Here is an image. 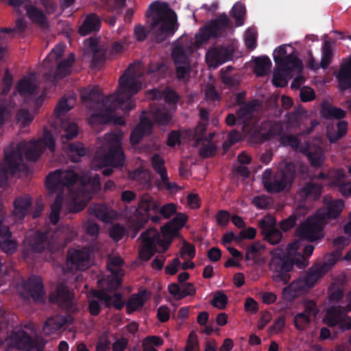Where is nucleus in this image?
I'll return each mask as SVG.
<instances>
[{
  "label": "nucleus",
  "mask_w": 351,
  "mask_h": 351,
  "mask_svg": "<svg viewBox=\"0 0 351 351\" xmlns=\"http://www.w3.org/2000/svg\"><path fill=\"white\" fill-rule=\"evenodd\" d=\"M141 88V84L134 75L125 71L119 80L117 92L108 97H104L97 86L84 87L80 90V97L83 102L89 104H101L110 112L121 109L125 112H130L134 104L132 97Z\"/></svg>",
  "instance_id": "1"
},
{
  "label": "nucleus",
  "mask_w": 351,
  "mask_h": 351,
  "mask_svg": "<svg viewBox=\"0 0 351 351\" xmlns=\"http://www.w3.org/2000/svg\"><path fill=\"white\" fill-rule=\"evenodd\" d=\"M76 237V232L71 230L69 226L58 227L53 232L51 228L38 230L25 238L23 257L27 261L34 254L41 253L45 250L51 253L58 252Z\"/></svg>",
  "instance_id": "2"
},
{
  "label": "nucleus",
  "mask_w": 351,
  "mask_h": 351,
  "mask_svg": "<svg viewBox=\"0 0 351 351\" xmlns=\"http://www.w3.org/2000/svg\"><path fill=\"white\" fill-rule=\"evenodd\" d=\"M148 29L158 43H161L172 36L178 29L176 12L169 8L167 3L154 1L146 12Z\"/></svg>",
  "instance_id": "3"
},
{
  "label": "nucleus",
  "mask_w": 351,
  "mask_h": 351,
  "mask_svg": "<svg viewBox=\"0 0 351 351\" xmlns=\"http://www.w3.org/2000/svg\"><path fill=\"white\" fill-rule=\"evenodd\" d=\"M308 177L311 181L306 182L298 193L297 195L300 201L299 206L291 215L280 221L278 224L279 228L284 232H287L293 228L298 222L301 221L302 219L307 214L308 206L305 205L306 202H313L319 197L322 186L318 183L313 182V180H324L327 176L322 171H319L317 173H309Z\"/></svg>",
  "instance_id": "4"
},
{
  "label": "nucleus",
  "mask_w": 351,
  "mask_h": 351,
  "mask_svg": "<svg viewBox=\"0 0 351 351\" xmlns=\"http://www.w3.org/2000/svg\"><path fill=\"white\" fill-rule=\"evenodd\" d=\"M303 167L289 162H286L279 170L274 172L271 169H267L262 174V182L267 193L276 194L289 190L296 176V171Z\"/></svg>",
  "instance_id": "5"
},
{
  "label": "nucleus",
  "mask_w": 351,
  "mask_h": 351,
  "mask_svg": "<svg viewBox=\"0 0 351 351\" xmlns=\"http://www.w3.org/2000/svg\"><path fill=\"white\" fill-rule=\"evenodd\" d=\"M64 46L56 45L44 60L43 64L47 72L44 73L47 80L53 82L56 79H62L71 73V66L75 62L73 53H70L67 58L63 59L57 64V61L64 53Z\"/></svg>",
  "instance_id": "6"
},
{
  "label": "nucleus",
  "mask_w": 351,
  "mask_h": 351,
  "mask_svg": "<svg viewBox=\"0 0 351 351\" xmlns=\"http://www.w3.org/2000/svg\"><path fill=\"white\" fill-rule=\"evenodd\" d=\"M272 258L269 262V269L273 271L272 278L276 282L287 284L291 279L290 272L292 271L294 265L300 269L306 267L308 265L307 261L302 257V260L291 259L288 255L279 249H276L272 253Z\"/></svg>",
  "instance_id": "7"
},
{
  "label": "nucleus",
  "mask_w": 351,
  "mask_h": 351,
  "mask_svg": "<svg viewBox=\"0 0 351 351\" xmlns=\"http://www.w3.org/2000/svg\"><path fill=\"white\" fill-rule=\"evenodd\" d=\"M55 147L56 143L52 134L48 130H45L42 138L38 141L19 143L16 147L8 153H13L16 151L20 152L22 157L21 169L24 171L26 167L23 163V154H25V158L27 160L35 162L46 148L53 153L55 151Z\"/></svg>",
  "instance_id": "8"
},
{
  "label": "nucleus",
  "mask_w": 351,
  "mask_h": 351,
  "mask_svg": "<svg viewBox=\"0 0 351 351\" xmlns=\"http://www.w3.org/2000/svg\"><path fill=\"white\" fill-rule=\"evenodd\" d=\"M159 205L148 194L143 195L136 209V220L134 223L132 238L136 237L139 231L151 219L154 223H159L161 216L159 213Z\"/></svg>",
  "instance_id": "9"
},
{
  "label": "nucleus",
  "mask_w": 351,
  "mask_h": 351,
  "mask_svg": "<svg viewBox=\"0 0 351 351\" xmlns=\"http://www.w3.org/2000/svg\"><path fill=\"white\" fill-rule=\"evenodd\" d=\"M60 127L62 130L61 141L63 149L73 162H78L80 158L84 156L86 151L82 143L76 142L69 143L68 141L75 138L79 132V128L76 123L70 122L68 120L61 119Z\"/></svg>",
  "instance_id": "10"
},
{
  "label": "nucleus",
  "mask_w": 351,
  "mask_h": 351,
  "mask_svg": "<svg viewBox=\"0 0 351 351\" xmlns=\"http://www.w3.org/2000/svg\"><path fill=\"white\" fill-rule=\"evenodd\" d=\"M140 239H142L143 246L139 252V256L145 261H149L155 254L157 246L161 247L165 251L171 243V240H164L154 228H150L142 232Z\"/></svg>",
  "instance_id": "11"
},
{
  "label": "nucleus",
  "mask_w": 351,
  "mask_h": 351,
  "mask_svg": "<svg viewBox=\"0 0 351 351\" xmlns=\"http://www.w3.org/2000/svg\"><path fill=\"white\" fill-rule=\"evenodd\" d=\"M231 26L230 21L226 14H220L217 19L210 20L195 34L197 45H202L210 38L221 37Z\"/></svg>",
  "instance_id": "12"
},
{
  "label": "nucleus",
  "mask_w": 351,
  "mask_h": 351,
  "mask_svg": "<svg viewBox=\"0 0 351 351\" xmlns=\"http://www.w3.org/2000/svg\"><path fill=\"white\" fill-rule=\"evenodd\" d=\"M125 156L120 142L114 139L109 143L107 152L101 154L97 152L94 157V162L101 167H113L119 168L124 165Z\"/></svg>",
  "instance_id": "13"
},
{
  "label": "nucleus",
  "mask_w": 351,
  "mask_h": 351,
  "mask_svg": "<svg viewBox=\"0 0 351 351\" xmlns=\"http://www.w3.org/2000/svg\"><path fill=\"white\" fill-rule=\"evenodd\" d=\"M326 224L315 214L309 216L300 223L295 229V236L302 241L313 242L324 237V229Z\"/></svg>",
  "instance_id": "14"
},
{
  "label": "nucleus",
  "mask_w": 351,
  "mask_h": 351,
  "mask_svg": "<svg viewBox=\"0 0 351 351\" xmlns=\"http://www.w3.org/2000/svg\"><path fill=\"white\" fill-rule=\"evenodd\" d=\"M78 180L80 176L73 170L56 169L47 176L45 186L51 192H56L62 191L65 186L69 188Z\"/></svg>",
  "instance_id": "15"
},
{
  "label": "nucleus",
  "mask_w": 351,
  "mask_h": 351,
  "mask_svg": "<svg viewBox=\"0 0 351 351\" xmlns=\"http://www.w3.org/2000/svg\"><path fill=\"white\" fill-rule=\"evenodd\" d=\"M346 308L341 306H333L328 308L325 317V323L331 328L338 327V332L351 329V316L347 315ZM337 332H334L336 336Z\"/></svg>",
  "instance_id": "16"
},
{
  "label": "nucleus",
  "mask_w": 351,
  "mask_h": 351,
  "mask_svg": "<svg viewBox=\"0 0 351 351\" xmlns=\"http://www.w3.org/2000/svg\"><path fill=\"white\" fill-rule=\"evenodd\" d=\"M21 163L22 157L19 151L8 153V150H4L3 162L0 168V187L7 184L8 174L14 176L18 171H23Z\"/></svg>",
  "instance_id": "17"
},
{
  "label": "nucleus",
  "mask_w": 351,
  "mask_h": 351,
  "mask_svg": "<svg viewBox=\"0 0 351 351\" xmlns=\"http://www.w3.org/2000/svg\"><path fill=\"white\" fill-rule=\"evenodd\" d=\"M323 204V207L318 209L315 214L325 224L330 219L338 218L345 206L342 199H333L331 197H324Z\"/></svg>",
  "instance_id": "18"
},
{
  "label": "nucleus",
  "mask_w": 351,
  "mask_h": 351,
  "mask_svg": "<svg viewBox=\"0 0 351 351\" xmlns=\"http://www.w3.org/2000/svg\"><path fill=\"white\" fill-rule=\"evenodd\" d=\"M91 265L90 252L86 248L69 249L66 254V267L70 271H84Z\"/></svg>",
  "instance_id": "19"
},
{
  "label": "nucleus",
  "mask_w": 351,
  "mask_h": 351,
  "mask_svg": "<svg viewBox=\"0 0 351 351\" xmlns=\"http://www.w3.org/2000/svg\"><path fill=\"white\" fill-rule=\"evenodd\" d=\"M151 165L154 171L160 176V179L156 180V185L160 189H165L169 191L177 190L178 186L169 180L165 161L158 154H155L151 158Z\"/></svg>",
  "instance_id": "20"
},
{
  "label": "nucleus",
  "mask_w": 351,
  "mask_h": 351,
  "mask_svg": "<svg viewBox=\"0 0 351 351\" xmlns=\"http://www.w3.org/2000/svg\"><path fill=\"white\" fill-rule=\"evenodd\" d=\"M23 295L25 299L32 298L36 302H43L45 298V292L41 278L32 275L23 282Z\"/></svg>",
  "instance_id": "21"
},
{
  "label": "nucleus",
  "mask_w": 351,
  "mask_h": 351,
  "mask_svg": "<svg viewBox=\"0 0 351 351\" xmlns=\"http://www.w3.org/2000/svg\"><path fill=\"white\" fill-rule=\"evenodd\" d=\"M258 226L264 239L271 245L279 243L282 239V230L276 228V219L271 215H267L258 221Z\"/></svg>",
  "instance_id": "22"
},
{
  "label": "nucleus",
  "mask_w": 351,
  "mask_h": 351,
  "mask_svg": "<svg viewBox=\"0 0 351 351\" xmlns=\"http://www.w3.org/2000/svg\"><path fill=\"white\" fill-rule=\"evenodd\" d=\"M10 344L12 347L21 351L34 350L37 346L32 337L23 330L13 331L10 337Z\"/></svg>",
  "instance_id": "23"
},
{
  "label": "nucleus",
  "mask_w": 351,
  "mask_h": 351,
  "mask_svg": "<svg viewBox=\"0 0 351 351\" xmlns=\"http://www.w3.org/2000/svg\"><path fill=\"white\" fill-rule=\"evenodd\" d=\"M73 293L69 291L67 287L61 284L50 294L49 301L61 308L69 311L73 308Z\"/></svg>",
  "instance_id": "24"
},
{
  "label": "nucleus",
  "mask_w": 351,
  "mask_h": 351,
  "mask_svg": "<svg viewBox=\"0 0 351 351\" xmlns=\"http://www.w3.org/2000/svg\"><path fill=\"white\" fill-rule=\"evenodd\" d=\"M232 51L228 47L218 46L209 49L206 54V60L209 66L217 67L230 60Z\"/></svg>",
  "instance_id": "25"
},
{
  "label": "nucleus",
  "mask_w": 351,
  "mask_h": 351,
  "mask_svg": "<svg viewBox=\"0 0 351 351\" xmlns=\"http://www.w3.org/2000/svg\"><path fill=\"white\" fill-rule=\"evenodd\" d=\"M4 213L0 208V249L7 254H12L16 250V243L11 239L8 227L3 224Z\"/></svg>",
  "instance_id": "26"
},
{
  "label": "nucleus",
  "mask_w": 351,
  "mask_h": 351,
  "mask_svg": "<svg viewBox=\"0 0 351 351\" xmlns=\"http://www.w3.org/2000/svg\"><path fill=\"white\" fill-rule=\"evenodd\" d=\"M196 49L193 44L183 45L180 43L176 44L173 48L171 56L174 64H189V58Z\"/></svg>",
  "instance_id": "27"
},
{
  "label": "nucleus",
  "mask_w": 351,
  "mask_h": 351,
  "mask_svg": "<svg viewBox=\"0 0 351 351\" xmlns=\"http://www.w3.org/2000/svg\"><path fill=\"white\" fill-rule=\"evenodd\" d=\"M93 295L99 301L104 302L106 308L113 306L115 309L120 311L125 305L126 306L120 293H114L111 295L104 291L95 290L93 291Z\"/></svg>",
  "instance_id": "28"
},
{
  "label": "nucleus",
  "mask_w": 351,
  "mask_h": 351,
  "mask_svg": "<svg viewBox=\"0 0 351 351\" xmlns=\"http://www.w3.org/2000/svg\"><path fill=\"white\" fill-rule=\"evenodd\" d=\"M153 128V123L146 117H141L138 124L132 131L130 141L132 145H135L140 143L144 136L149 134Z\"/></svg>",
  "instance_id": "29"
},
{
  "label": "nucleus",
  "mask_w": 351,
  "mask_h": 351,
  "mask_svg": "<svg viewBox=\"0 0 351 351\" xmlns=\"http://www.w3.org/2000/svg\"><path fill=\"white\" fill-rule=\"evenodd\" d=\"M274 62L287 73H300L303 69V64L300 59L293 54L287 55L284 58L275 57Z\"/></svg>",
  "instance_id": "30"
},
{
  "label": "nucleus",
  "mask_w": 351,
  "mask_h": 351,
  "mask_svg": "<svg viewBox=\"0 0 351 351\" xmlns=\"http://www.w3.org/2000/svg\"><path fill=\"white\" fill-rule=\"evenodd\" d=\"M12 215L16 219L21 221L27 215L32 205V198L29 195L16 197L13 203Z\"/></svg>",
  "instance_id": "31"
},
{
  "label": "nucleus",
  "mask_w": 351,
  "mask_h": 351,
  "mask_svg": "<svg viewBox=\"0 0 351 351\" xmlns=\"http://www.w3.org/2000/svg\"><path fill=\"white\" fill-rule=\"evenodd\" d=\"M101 19L95 13L86 16L83 23L79 27L78 32L81 36H86L99 30L101 27Z\"/></svg>",
  "instance_id": "32"
},
{
  "label": "nucleus",
  "mask_w": 351,
  "mask_h": 351,
  "mask_svg": "<svg viewBox=\"0 0 351 351\" xmlns=\"http://www.w3.org/2000/svg\"><path fill=\"white\" fill-rule=\"evenodd\" d=\"M150 115L154 121L159 125H167L172 119L171 112L165 106H151Z\"/></svg>",
  "instance_id": "33"
},
{
  "label": "nucleus",
  "mask_w": 351,
  "mask_h": 351,
  "mask_svg": "<svg viewBox=\"0 0 351 351\" xmlns=\"http://www.w3.org/2000/svg\"><path fill=\"white\" fill-rule=\"evenodd\" d=\"M337 79L341 90H345L351 87V55L341 64Z\"/></svg>",
  "instance_id": "34"
},
{
  "label": "nucleus",
  "mask_w": 351,
  "mask_h": 351,
  "mask_svg": "<svg viewBox=\"0 0 351 351\" xmlns=\"http://www.w3.org/2000/svg\"><path fill=\"white\" fill-rule=\"evenodd\" d=\"M188 219V217L184 213H178L176 217L169 222L167 223L161 228L163 235H172L177 230H179L184 226Z\"/></svg>",
  "instance_id": "35"
},
{
  "label": "nucleus",
  "mask_w": 351,
  "mask_h": 351,
  "mask_svg": "<svg viewBox=\"0 0 351 351\" xmlns=\"http://www.w3.org/2000/svg\"><path fill=\"white\" fill-rule=\"evenodd\" d=\"M326 274L317 264L313 265L302 276L304 283L307 285V288L313 287L315 283L321 279Z\"/></svg>",
  "instance_id": "36"
},
{
  "label": "nucleus",
  "mask_w": 351,
  "mask_h": 351,
  "mask_svg": "<svg viewBox=\"0 0 351 351\" xmlns=\"http://www.w3.org/2000/svg\"><path fill=\"white\" fill-rule=\"evenodd\" d=\"M25 10L27 17L41 27L47 26V19L43 12L32 5H25Z\"/></svg>",
  "instance_id": "37"
},
{
  "label": "nucleus",
  "mask_w": 351,
  "mask_h": 351,
  "mask_svg": "<svg viewBox=\"0 0 351 351\" xmlns=\"http://www.w3.org/2000/svg\"><path fill=\"white\" fill-rule=\"evenodd\" d=\"M254 62V71L258 77L267 75L272 65L271 60L266 56L255 58Z\"/></svg>",
  "instance_id": "38"
},
{
  "label": "nucleus",
  "mask_w": 351,
  "mask_h": 351,
  "mask_svg": "<svg viewBox=\"0 0 351 351\" xmlns=\"http://www.w3.org/2000/svg\"><path fill=\"white\" fill-rule=\"evenodd\" d=\"M348 122L346 121H338L336 125V130L330 126L327 127V136L331 143H335L343 137L348 131Z\"/></svg>",
  "instance_id": "39"
},
{
  "label": "nucleus",
  "mask_w": 351,
  "mask_h": 351,
  "mask_svg": "<svg viewBox=\"0 0 351 351\" xmlns=\"http://www.w3.org/2000/svg\"><path fill=\"white\" fill-rule=\"evenodd\" d=\"M146 291H143L141 293H134L130 295L126 302V313L130 315L137 311L139 308L143 307L145 304L143 295Z\"/></svg>",
  "instance_id": "40"
},
{
  "label": "nucleus",
  "mask_w": 351,
  "mask_h": 351,
  "mask_svg": "<svg viewBox=\"0 0 351 351\" xmlns=\"http://www.w3.org/2000/svg\"><path fill=\"white\" fill-rule=\"evenodd\" d=\"M91 213L101 221L108 223L112 219V210L104 204H94L90 207Z\"/></svg>",
  "instance_id": "41"
},
{
  "label": "nucleus",
  "mask_w": 351,
  "mask_h": 351,
  "mask_svg": "<svg viewBox=\"0 0 351 351\" xmlns=\"http://www.w3.org/2000/svg\"><path fill=\"white\" fill-rule=\"evenodd\" d=\"M256 104L253 102H249L239 108L237 111V116L239 121L246 124L252 119L255 111Z\"/></svg>",
  "instance_id": "42"
},
{
  "label": "nucleus",
  "mask_w": 351,
  "mask_h": 351,
  "mask_svg": "<svg viewBox=\"0 0 351 351\" xmlns=\"http://www.w3.org/2000/svg\"><path fill=\"white\" fill-rule=\"evenodd\" d=\"M322 113V116L327 119H341L345 118L346 116V112L344 110L330 105L323 106Z\"/></svg>",
  "instance_id": "43"
},
{
  "label": "nucleus",
  "mask_w": 351,
  "mask_h": 351,
  "mask_svg": "<svg viewBox=\"0 0 351 351\" xmlns=\"http://www.w3.org/2000/svg\"><path fill=\"white\" fill-rule=\"evenodd\" d=\"M308 159L310 162L311 167L315 169H319L323 165L325 156L320 147L317 148L314 151H309L307 154Z\"/></svg>",
  "instance_id": "44"
},
{
  "label": "nucleus",
  "mask_w": 351,
  "mask_h": 351,
  "mask_svg": "<svg viewBox=\"0 0 351 351\" xmlns=\"http://www.w3.org/2000/svg\"><path fill=\"white\" fill-rule=\"evenodd\" d=\"M62 197L60 195H57L54 202L51 205V213L49 219L52 226H56L60 219V214L62 208Z\"/></svg>",
  "instance_id": "45"
},
{
  "label": "nucleus",
  "mask_w": 351,
  "mask_h": 351,
  "mask_svg": "<svg viewBox=\"0 0 351 351\" xmlns=\"http://www.w3.org/2000/svg\"><path fill=\"white\" fill-rule=\"evenodd\" d=\"M333 51L330 41L326 40L322 47V56L320 62L321 68L326 69L332 62Z\"/></svg>",
  "instance_id": "46"
},
{
  "label": "nucleus",
  "mask_w": 351,
  "mask_h": 351,
  "mask_svg": "<svg viewBox=\"0 0 351 351\" xmlns=\"http://www.w3.org/2000/svg\"><path fill=\"white\" fill-rule=\"evenodd\" d=\"M16 89L21 96L33 95L36 92L37 86L30 80L22 79L18 82Z\"/></svg>",
  "instance_id": "47"
},
{
  "label": "nucleus",
  "mask_w": 351,
  "mask_h": 351,
  "mask_svg": "<svg viewBox=\"0 0 351 351\" xmlns=\"http://www.w3.org/2000/svg\"><path fill=\"white\" fill-rule=\"evenodd\" d=\"M168 72V66L163 62H150L147 69L148 74L155 73L159 78H165Z\"/></svg>",
  "instance_id": "48"
},
{
  "label": "nucleus",
  "mask_w": 351,
  "mask_h": 351,
  "mask_svg": "<svg viewBox=\"0 0 351 351\" xmlns=\"http://www.w3.org/2000/svg\"><path fill=\"white\" fill-rule=\"evenodd\" d=\"M123 264V260L120 256L110 257L107 264V268L115 276L123 275L121 266Z\"/></svg>",
  "instance_id": "49"
},
{
  "label": "nucleus",
  "mask_w": 351,
  "mask_h": 351,
  "mask_svg": "<svg viewBox=\"0 0 351 351\" xmlns=\"http://www.w3.org/2000/svg\"><path fill=\"white\" fill-rule=\"evenodd\" d=\"M82 184L90 189L91 192L97 193L101 189L100 176L97 173L93 176H88L81 180Z\"/></svg>",
  "instance_id": "50"
},
{
  "label": "nucleus",
  "mask_w": 351,
  "mask_h": 351,
  "mask_svg": "<svg viewBox=\"0 0 351 351\" xmlns=\"http://www.w3.org/2000/svg\"><path fill=\"white\" fill-rule=\"evenodd\" d=\"M245 14V6L243 3L237 2L234 5L231 10V14L236 20V25L237 27L243 25V16Z\"/></svg>",
  "instance_id": "51"
},
{
  "label": "nucleus",
  "mask_w": 351,
  "mask_h": 351,
  "mask_svg": "<svg viewBox=\"0 0 351 351\" xmlns=\"http://www.w3.org/2000/svg\"><path fill=\"white\" fill-rule=\"evenodd\" d=\"M340 254L341 252L339 251L335 250L323 263L317 265L326 274L336 264L338 258L340 257Z\"/></svg>",
  "instance_id": "52"
},
{
  "label": "nucleus",
  "mask_w": 351,
  "mask_h": 351,
  "mask_svg": "<svg viewBox=\"0 0 351 351\" xmlns=\"http://www.w3.org/2000/svg\"><path fill=\"white\" fill-rule=\"evenodd\" d=\"M191 69L189 64L176 65V77L179 81L183 83L189 82L191 75Z\"/></svg>",
  "instance_id": "53"
},
{
  "label": "nucleus",
  "mask_w": 351,
  "mask_h": 351,
  "mask_svg": "<svg viewBox=\"0 0 351 351\" xmlns=\"http://www.w3.org/2000/svg\"><path fill=\"white\" fill-rule=\"evenodd\" d=\"M293 321L295 327L298 330H304L311 323V319L306 313L301 312L295 315Z\"/></svg>",
  "instance_id": "54"
},
{
  "label": "nucleus",
  "mask_w": 351,
  "mask_h": 351,
  "mask_svg": "<svg viewBox=\"0 0 351 351\" xmlns=\"http://www.w3.org/2000/svg\"><path fill=\"white\" fill-rule=\"evenodd\" d=\"M287 74L288 73H287L282 69L279 67V69L277 71L274 72L272 84L276 87H285V86L287 85L288 83L286 78Z\"/></svg>",
  "instance_id": "55"
},
{
  "label": "nucleus",
  "mask_w": 351,
  "mask_h": 351,
  "mask_svg": "<svg viewBox=\"0 0 351 351\" xmlns=\"http://www.w3.org/2000/svg\"><path fill=\"white\" fill-rule=\"evenodd\" d=\"M343 297V289L337 284L332 283L328 288V298L330 302H339Z\"/></svg>",
  "instance_id": "56"
},
{
  "label": "nucleus",
  "mask_w": 351,
  "mask_h": 351,
  "mask_svg": "<svg viewBox=\"0 0 351 351\" xmlns=\"http://www.w3.org/2000/svg\"><path fill=\"white\" fill-rule=\"evenodd\" d=\"M107 53L106 50L95 49L92 57L93 66L95 68L101 66L106 62Z\"/></svg>",
  "instance_id": "57"
},
{
  "label": "nucleus",
  "mask_w": 351,
  "mask_h": 351,
  "mask_svg": "<svg viewBox=\"0 0 351 351\" xmlns=\"http://www.w3.org/2000/svg\"><path fill=\"white\" fill-rule=\"evenodd\" d=\"M16 119L18 123H20L23 127H26L32 121L33 117L27 110L21 108L18 110Z\"/></svg>",
  "instance_id": "58"
},
{
  "label": "nucleus",
  "mask_w": 351,
  "mask_h": 351,
  "mask_svg": "<svg viewBox=\"0 0 351 351\" xmlns=\"http://www.w3.org/2000/svg\"><path fill=\"white\" fill-rule=\"evenodd\" d=\"M125 232V228L122 225L115 223L110 229L109 236L113 241L117 242L122 239Z\"/></svg>",
  "instance_id": "59"
},
{
  "label": "nucleus",
  "mask_w": 351,
  "mask_h": 351,
  "mask_svg": "<svg viewBox=\"0 0 351 351\" xmlns=\"http://www.w3.org/2000/svg\"><path fill=\"white\" fill-rule=\"evenodd\" d=\"M125 47L122 41H114L110 46L106 49V52L110 58H113L115 56L124 51Z\"/></svg>",
  "instance_id": "60"
},
{
  "label": "nucleus",
  "mask_w": 351,
  "mask_h": 351,
  "mask_svg": "<svg viewBox=\"0 0 351 351\" xmlns=\"http://www.w3.org/2000/svg\"><path fill=\"white\" fill-rule=\"evenodd\" d=\"M259 243H254L246 248L245 260L246 261H254L258 256V252L262 248Z\"/></svg>",
  "instance_id": "61"
},
{
  "label": "nucleus",
  "mask_w": 351,
  "mask_h": 351,
  "mask_svg": "<svg viewBox=\"0 0 351 351\" xmlns=\"http://www.w3.org/2000/svg\"><path fill=\"white\" fill-rule=\"evenodd\" d=\"M252 204L258 209H267L271 205V200L267 195H257L253 197Z\"/></svg>",
  "instance_id": "62"
},
{
  "label": "nucleus",
  "mask_w": 351,
  "mask_h": 351,
  "mask_svg": "<svg viewBox=\"0 0 351 351\" xmlns=\"http://www.w3.org/2000/svg\"><path fill=\"white\" fill-rule=\"evenodd\" d=\"M345 171L342 169H337L330 173V183L332 185L339 187L346 180Z\"/></svg>",
  "instance_id": "63"
},
{
  "label": "nucleus",
  "mask_w": 351,
  "mask_h": 351,
  "mask_svg": "<svg viewBox=\"0 0 351 351\" xmlns=\"http://www.w3.org/2000/svg\"><path fill=\"white\" fill-rule=\"evenodd\" d=\"M71 109V107L69 106L67 100L62 98L60 101H59L55 108L54 113L57 119L60 118L62 116H64L66 112H68Z\"/></svg>",
  "instance_id": "64"
}]
</instances>
